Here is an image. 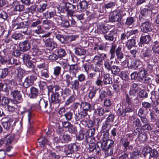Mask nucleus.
Segmentation results:
<instances>
[{"label": "nucleus", "mask_w": 159, "mask_h": 159, "mask_svg": "<svg viewBox=\"0 0 159 159\" xmlns=\"http://www.w3.org/2000/svg\"><path fill=\"white\" fill-rule=\"evenodd\" d=\"M89 118V116L88 115L87 112L82 110L80 111H78L75 115V118L76 121H84L86 118Z\"/></svg>", "instance_id": "nucleus-13"}, {"label": "nucleus", "mask_w": 159, "mask_h": 159, "mask_svg": "<svg viewBox=\"0 0 159 159\" xmlns=\"http://www.w3.org/2000/svg\"><path fill=\"white\" fill-rule=\"evenodd\" d=\"M57 53L59 57L61 58L65 56L66 54L65 49L61 48L58 49Z\"/></svg>", "instance_id": "nucleus-54"}, {"label": "nucleus", "mask_w": 159, "mask_h": 159, "mask_svg": "<svg viewBox=\"0 0 159 159\" xmlns=\"http://www.w3.org/2000/svg\"><path fill=\"white\" fill-rule=\"evenodd\" d=\"M135 21V18L134 17H128L126 20L125 24L127 26L132 25Z\"/></svg>", "instance_id": "nucleus-48"}, {"label": "nucleus", "mask_w": 159, "mask_h": 159, "mask_svg": "<svg viewBox=\"0 0 159 159\" xmlns=\"http://www.w3.org/2000/svg\"><path fill=\"white\" fill-rule=\"evenodd\" d=\"M111 67L112 68L110 71H111L112 74L117 75L120 71V69L118 66L114 65L112 66Z\"/></svg>", "instance_id": "nucleus-43"}, {"label": "nucleus", "mask_w": 159, "mask_h": 159, "mask_svg": "<svg viewBox=\"0 0 159 159\" xmlns=\"http://www.w3.org/2000/svg\"><path fill=\"white\" fill-rule=\"evenodd\" d=\"M152 14L151 11L148 8H144L141 10L139 15V20L140 22H144V20H148Z\"/></svg>", "instance_id": "nucleus-5"}, {"label": "nucleus", "mask_w": 159, "mask_h": 159, "mask_svg": "<svg viewBox=\"0 0 159 159\" xmlns=\"http://www.w3.org/2000/svg\"><path fill=\"white\" fill-rule=\"evenodd\" d=\"M30 93L29 94L30 98L33 99V102H34L35 100H38L40 98V96L39 95V90L33 86L30 89Z\"/></svg>", "instance_id": "nucleus-11"}, {"label": "nucleus", "mask_w": 159, "mask_h": 159, "mask_svg": "<svg viewBox=\"0 0 159 159\" xmlns=\"http://www.w3.org/2000/svg\"><path fill=\"white\" fill-rule=\"evenodd\" d=\"M157 61V59L152 57L147 60V64L155 66Z\"/></svg>", "instance_id": "nucleus-60"}, {"label": "nucleus", "mask_w": 159, "mask_h": 159, "mask_svg": "<svg viewBox=\"0 0 159 159\" xmlns=\"http://www.w3.org/2000/svg\"><path fill=\"white\" fill-rule=\"evenodd\" d=\"M15 122L13 119L12 117L8 118L7 120L2 122V125L4 128L7 131H12Z\"/></svg>", "instance_id": "nucleus-6"}, {"label": "nucleus", "mask_w": 159, "mask_h": 159, "mask_svg": "<svg viewBox=\"0 0 159 159\" xmlns=\"http://www.w3.org/2000/svg\"><path fill=\"white\" fill-rule=\"evenodd\" d=\"M11 94L12 95L13 98L16 100L19 101V102H20L22 100L20 92L18 90H14L11 92Z\"/></svg>", "instance_id": "nucleus-25"}, {"label": "nucleus", "mask_w": 159, "mask_h": 159, "mask_svg": "<svg viewBox=\"0 0 159 159\" xmlns=\"http://www.w3.org/2000/svg\"><path fill=\"white\" fill-rule=\"evenodd\" d=\"M25 74V71L24 70L21 68H19L18 69L17 73L16 76V79L19 82H22V79Z\"/></svg>", "instance_id": "nucleus-19"}, {"label": "nucleus", "mask_w": 159, "mask_h": 159, "mask_svg": "<svg viewBox=\"0 0 159 159\" xmlns=\"http://www.w3.org/2000/svg\"><path fill=\"white\" fill-rule=\"evenodd\" d=\"M43 25L47 28L49 29L54 25V23L51 20L46 19L43 21Z\"/></svg>", "instance_id": "nucleus-41"}, {"label": "nucleus", "mask_w": 159, "mask_h": 159, "mask_svg": "<svg viewBox=\"0 0 159 159\" xmlns=\"http://www.w3.org/2000/svg\"><path fill=\"white\" fill-rule=\"evenodd\" d=\"M140 61L139 60L134 59L133 60L129 66V68L131 69L138 70L141 66L140 64Z\"/></svg>", "instance_id": "nucleus-21"}, {"label": "nucleus", "mask_w": 159, "mask_h": 159, "mask_svg": "<svg viewBox=\"0 0 159 159\" xmlns=\"http://www.w3.org/2000/svg\"><path fill=\"white\" fill-rule=\"evenodd\" d=\"M56 13L54 11L50 12L48 11L43 13V16L46 19H50L52 17H53L55 15Z\"/></svg>", "instance_id": "nucleus-49"}, {"label": "nucleus", "mask_w": 159, "mask_h": 159, "mask_svg": "<svg viewBox=\"0 0 159 159\" xmlns=\"http://www.w3.org/2000/svg\"><path fill=\"white\" fill-rule=\"evenodd\" d=\"M70 85L71 86V88L74 90L78 91L80 88V82L77 80L73 81Z\"/></svg>", "instance_id": "nucleus-42"}, {"label": "nucleus", "mask_w": 159, "mask_h": 159, "mask_svg": "<svg viewBox=\"0 0 159 159\" xmlns=\"http://www.w3.org/2000/svg\"><path fill=\"white\" fill-rule=\"evenodd\" d=\"M75 7L76 6L75 5H73L69 2L62 1L60 4L58 9L61 12H64L66 10H73Z\"/></svg>", "instance_id": "nucleus-7"}, {"label": "nucleus", "mask_w": 159, "mask_h": 159, "mask_svg": "<svg viewBox=\"0 0 159 159\" xmlns=\"http://www.w3.org/2000/svg\"><path fill=\"white\" fill-rule=\"evenodd\" d=\"M19 46L20 49L22 52L29 51L31 48V44L30 41L26 40L20 43Z\"/></svg>", "instance_id": "nucleus-12"}, {"label": "nucleus", "mask_w": 159, "mask_h": 159, "mask_svg": "<svg viewBox=\"0 0 159 159\" xmlns=\"http://www.w3.org/2000/svg\"><path fill=\"white\" fill-rule=\"evenodd\" d=\"M92 71L89 74H88V77L90 79H93L96 77H99L100 75L96 68H93L91 69Z\"/></svg>", "instance_id": "nucleus-28"}, {"label": "nucleus", "mask_w": 159, "mask_h": 159, "mask_svg": "<svg viewBox=\"0 0 159 159\" xmlns=\"http://www.w3.org/2000/svg\"><path fill=\"white\" fill-rule=\"evenodd\" d=\"M18 102L14 100H11L9 104L7 106V109L9 111L13 112L16 109V106Z\"/></svg>", "instance_id": "nucleus-24"}, {"label": "nucleus", "mask_w": 159, "mask_h": 159, "mask_svg": "<svg viewBox=\"0 0 159 159\" xmlns=\"http://www.w3.org/2000/svg\"><path fill=\"white\" fill-rule=\"evenodd\" d=\"M128 97L132 99H136L137 98V93L136 91L130 90L129 92Z\"/></svg>", "instance_id": "nucleus-57"}, {"label": "nucleus", "mask_w": 159, "mask_h": 159, "mask_svg": "<svg viewBox=\"0 0 159 159\" xmlns=\"http://www.w3.org/2000/svg\"><path fill=\"white\" fill-rule=\"evenodd\" d=\"M37 79V76L36 73L32 74L25 78L24 82L23 83V85L25 88H27L33 85Z\"/></svg>", "instance_id": "nucleus-4"}, {"label": "nucleus", "mask_w": 159, "mask_h": 159, "mask_svg": "<svg viewBox=\"0 0 159 159\" xmlns=\"http://www.w3.org/2000/svg\"><path fill=\"white\" fill-rule=\"evenodd\" d=\"M10 102L7 98L2 96V94H0V105L1 106H7Z\"/></svg>", "instance_id": "nucleus-29"}, {"label": "nucleus", "mask_w": 159, "mask_h": 159, "mask_svg": "<svg viewBox=\"0 0 159 159\" xmlns=\"http://www.w3.org/2000/svg\"><path fill=\"white\" fill-rule=\"evenodd\" d=\"M152 53V49L146 47L143 48L141 51L142 57L143 59L150 58L151 57Z\"/></svg>", "instance_id": "nucleus-15"}, {"label": "nucleus", "mask_w": 159, "mask_h": 159, "mask_svg": "<svg viewBox=\"0 0 159 159\" xmlns=\"http://www.w3.org/2000/svg\"><path fill=\"white\" fill-rule=\"evenodd\" d=\"M151 38L150 35H142L140 39V43L142 44H148L150 42Z\"/></svg>", "instance_id": "nucleus-22"}, {"label": "nucleus", "mask_w": 159, "mask_h": 159, "mask_svg": "<svg viewBox=\"0 0 159 159\" xmlns=\"http://www.w3.org/2000/svg\"><path fill=\"white\" fill-rule=\"evenodd\" d=\"M130 76L131 80L139 81V75L138 72L136 71L134 72L131 74Z\"/></svg>", "instance_id": "nucleus-64"}, {"label": "nucleus", "mask_w": 159, "mask_h": 159, "mask_svg": "<svg viewBox=\"0 0 159 159\" xmlns=\"http://www.w3.org/2000/svg\"><path fill=\"white\" fill-rule=\"evenodd\" d=\"M103 82L104 85L111 84L112 83V78L109 76H107V74L103 75Z\"/></svg>", "instance_id": "nucleus-36"}, {"label": "nucleus", "mask_w": 159, "mask_h": 159, "mask_svg": "<svg viewBox=\"0 0 159 159\" xmlns=\"http://www.w3.org/2000/svg\"><path fill=\"white\" fill-rule=\"evenodd\" d=\"M77 73H75L74 74V75H73L72 74H66V81L67 84V85L68 86H69L70 85L72 82L73 79L74 78H75L76 77V74Z\"/></svg>", "instance_id": "nucleus-26"}, {"label": "nucleus", "mask_w": 159, "mask_h": 159, "mask_svg": "<svg viewBox=\"0 0 159 159\" xmlns=\"http://www.w3.org/2000/svg\"><path fill=\"white\" fill-rule=\"evenodd\" d=\"M103 150L108 156H111L113 154V150L115 145L114 142L110 139L103 141Z\"/></svg>", "instance_id": "nucleus-2"}, {"label": "nucleus", "mask_w": 159, "mask_h": 159, "mask_svg": "<svg viewBox=\"0 0 159 159\" xmlns=\"http://www.w3.org/2000/svg\"><path fill=\"white\" fill-rule=\"evenodd\" d=\"M115 53L118 60L120 61L124 57V54L121 46H119L116 49Z\"/></svg>", "instance_id": "nucleus-18"}, {"label": "nucleus", "mask_w": 159, "mask_h": 159, "mask_svg": "<svg viewBox=\"0 0 159 159\" xmlns=\"http://www.w3.org/2000/svg\"><path fill=\"white\" fill-rule=\"evenodd\" d=\"M75 54L78 56H84L86 53V50L82 48L76 47L74 49Z\"/></svg>", "instance_id": "nucleus-30"}, {"label": "nucleus", "mask_w": 159, "mask_h": 159, "mask_svg": "<svg viewBox=\"0 0 159 159\" xmlns=\"http://www.w3.org/2000/svg\"><path fill=\"white\" fill-rule=\"evenodd\" d=\"M111 127V125L109 122L106 121L102 126V129L105 132H108Z\"/></svg>", "instance_id": "nucleus-52"}, {"label": "nucleus", "mask_w": 159, "mask_h": 159, "mask_svg": "<svg viewBox=\"0 0 159 159\" xmlns=\"http://www.w3.org/2000/svg\"><path fill=\"white\" fill-rule=\"evenodd\" d=\"M61 143H68V142L71 141V138L68 134H63L61 135Z\"/></svg>", "instance_id": "nucleus-39"}, {"label": "nucleus", "mask_w": 159, "mask_h": 159, "mask_svg": "<svg viewBox=\"0 0 159 159\" xmlns=\"http://www.w3.org/2000/svg\"><path fill=\"white\" fill-rule=\"evenodd\" d=\"M140 152L138 151H134L130 154V159H138L140 156Z\"/></svg>", "instance_id": "nucleus-51"}, {"label": "nucleus", "mask_w": 159, "mask_h": 159, "mask_svg": "<svg viewBox=\"0 0 159 159\" xmlns=\"http://www.w3.org/2000/svg\"><path fill=\"white\" fill-rule=\"evenodd\" d=\"M136 44L135 40L134 39L129 40L126 44V45L129 49H130Z\"/></svg>", "instance_id": "nucleus-45"}, {"label": "nucleus", "mask_w": 159, "mask_h": 159, "mask_svg": "<svg viewBox=\"0 0 159 159\" xmlns=\"http://www.w3.org/2000/svg\"><path fill=\"white\" fill-rule=\"evenodd\" d=\"M139 96L140 98H144L148 96L147 92L144 89H141L139 93Z\"/></svg>", "instance_id": "nucleus-55"}, {"label": "nucleus", "mask_w": 159, "mask_h": 159, "mask_svg": "<svg viewBox=\"0 0 159 159\" xmlns=\"http://www.w3.org/2000/svg\"><path fill=\"white\" fill-rule=\"evenodd\" d=\"M65 149L64 150V152L66 155H69L70 154H74L73 151L72 150L69 144L65 146Z\"/></svg>", "instance_id": "nucleus-58"}, {"label": "nucleus", "mask_w": 159, "mask_h": 159, "mask_svg": "<svg viewBox=\"0 0 159 159\" xmlns=\"http://www.w3.org/2000/svg\"><path fill=\"white\" fill-rule=\"evenodd\" d=\"M120 11H114L110 15L109 20L111 22H114L120 21L121 19Z\"/></svg>", "instance_id": "nucleus-9"}, {"label": "nucleus", "mask_w": 159, "mask_h": 159, "mask_svg": "<svg viewBox=\"0 0 159 159\" xmlns=\"http://www.w3.org/2000/svg\"><path fill=\"white\" fill-rule=\"evenodd\" d=\"M40 146L41 147H44L45 145L48 144L49 142L48 140L45 137H41L38 139Z\"/></svg>", "instance_id": "nucleus-35"}, {"label": "nucleus", "mask_w": 159, "mask_h": 159, "mask_svg": "<svg viewBox=\"0 0 159 159\" xmlns=\"http://www.w3.org/2000/svg\"><path fill=\"white\" fill-rule=\"evenodd\" d=\"M142 23L141 29L144 33H147L152 30V28L150 22L147 20H144Z\"/></svg>", "instance_id": "nucleus-14"}, {"label": "nucleus", "mask_w": 159, "mask_h": 159, "mask_svg": "<svg viewBox=\"0 0 159 159\" xmlns=\"http://www.w3.org/2000/svg\"><path fill=\"white\" fill-rule=\"evenodd\" d=\"M87 139L86 135L82 131H80L79 134L77 136V139L79 140H81L84 139Z\"/></svg>", "instance_id": "nucleus-59"}, {"label": "nucleus", "mask_w": 159, "mask_h": 159, "mask_svg": "<svg viewBox=\"0 0 159 159\" xmlns=\"http://www.w3.org/2000/svg\"><path fill=\"white\" fill-rule=\"evenodd\" d=\"M24 115L27 116L28 120L30 125L33 123L32 115L29 110L24 111L23 112Z\"/></svg>", "instance_id": "nucleus-37"}, {"label": "nucleus", "mask_w": 159, "mask_h": 159, "mask_svg": "<svg viewBox=\"0 0 159 159\" xmlns=\"http://www.w3.org/2000/svg\"><path fill=\"white\" fill-rule=\"evenodd\" d=\"M80 107L82 108L83 110L86 111H89L91 105L90 104L86 102H82L80 104Z\"/></svg>", "instance_id": "nucleus-34"}, {"label": "nucleus", "mask_w": 159, "mask_h": 159, "mask_svg": "<svg viewBox=\"0 0 159 159\" xmlns=\"http://www.w3.org/2000/svg\"><path fill=\"white\" fill-rule=\"evenodd\" d=\"M32 49L33 55H38L40 54V52L37 45L33 46Z\"/></svg>", "instance_id": "nucleus-53"}, {"label": "nucleus", "mask_w": 159, "mask_h": 159, "mask_svg": "<svg viewBox=\"0 0 159 159\" xmlns=\"http://www.w3.org/2000/svg\"><path fill=\"white\" fill-rule=\"evenodd\" d=\"M139 141L142 142H144L148 139L146 133L143 131H142L139 136L138 137Z\"/></svg>", "instance_id": "nucleus-50"}, {"label": "nucleus", "mask_w": 159, "mask_h": 159, "mask_svg": "<svg viewBox=\"0 0 159 159\" xmlns=\"http://www.w3.org/2000/svg\"><path fill=\"white\" fill-rule=\"evenodd\" d=\"M95 129L94 128H92L89 129L86 132V135L89 137H91L93 136L95 132Z\"/></svg>", "instance_id": "nucleus-62"}, {"label": "nucleus", "mask_w": 159, "mask_h": 159, "mask_svg": "<svg viewBox=\"0 0 159 159\" xmlns=\"http://www.w3.org/2000/svg\"><path fill=\"white\" fill-rule=\"evenodd\" d=\"M115 34L114 31H111L108 34L105 35L104 37L106 40L112 41L114 39V35Z\"/></svg>", "instance_id": "nucleus-32"}, {"label": "nucleus", "mask_w": 159, "mask_h": 159, "mask_svg": "<svg viewBox=\"0 0 159 159\" xmlns=\"http://www.w3.org/2000/svg\"><path fill=\"white\" fill-rule=\"evenodd\" d=\"M44 42L46 46L50 50H53L57 47V44L53 41L52 39H47L45 40Z\"/></svg>", "instance_id": "nucleus-16"}, {"label": "nucleus", "mask_w": 159, "mask_h": 159, "mask_svg": "<svg viewBox=\"0 0 159 159\" xmlns=\"http://www.w3.org/2000/svg\"><path fill=\"white\" fill-rule=\"evenodd\" d=\"M149 159H159V151L156 149L151 150Z\"/></svg>", "instance_id": "nucleus-27"}, {"label": "nucleus", "mask_w": 159, "mask_h": 159, "mask_svg": "<svg viewBox=\"0 0 159 159\" xmlns=\"http://www.w3.org/2000/svg\"><path fill=\"white\" fill-rule=\"evenodd\" d=\"M21 52L20 49H15L12 52L11 54L14 57H19L22 54Z\"/></svg>", "instance_id": "nucleus-61"}, {"label": "nucleus", "mask_w": 159, "mask_h": 159, "mask_svg": "<svg viewBox=\"0 0 159 159\" xmlns=\"http://www.w3.org/2000/svg\"><path fill=\"white\" fill-rule=\"evenodd\" d=\"M88 3L86 1H82L79 3V5H77L78 8H79L80 10L83 11L86 10L88 7Z\"/></svg>", "instance_id": "nucleus-31"}, {"label": "nucleus", "mask_w": 159, "mask_h": 159, "mask_svg": "<svg viewBox=\"0 0 159 159\" xmlns=\"http://www.w3.org/2000/svg\"><path fill=\"white\" fill-rule=\"evenodd\" d=\"M104 46L102 45H97L96 47L94 48L93 49L97 52L98 53L99 55L102 56L103 55H104V57H106V54H104V52L106 50Z\"/></svg>", "instance_id": "nucleus-17"}, {"label": "nucleus", "mask_w": 159, "mask_h": 159, "mask_svg": "<svg viewBox=\"0 0 159 159\" xmlns=\"http://www.w3.org/2000/svg\"><path fill=\"white\" fill-rule=\"evenodd\" d=\"M113 63V61L109 62V59H107L104 61V66L105 68L108 71H110L112 67L111 65Z\"/></svg>", "instance_id": "nucleus-44"}, {"label": "nucleus", "mask_w": 159, "mask_h": 159, "mask_svg": "<svg viewBox=\"0 0 159 159\" xmlns=\"http://www.w3.org/2000/svg\"><path fill=\"white\" fill-rule=\"evenodd\" d=\"M103 59V57L98 56H95L93 58V60L95 61H97V64L99 65H102V61Z\"/></svg>", "instance_id": "nucleus-56"}, {"label": "nucleus", "mask_w": 159, "mask_h": 159, "mask_svg": "<svg viewBox=\"0 0 159 159\" xmlns=\"http://www.w3.org/2000/svg\"><path fill=\"white\" fill-rule=\"evenodd\" d=\"M40 76L43 79L47 80L49 77V73L48 68L43 69L39 72Z\"/></svg>", "instance_id": "nucleus-23"}, {"label": "nucleus", "mask_w": 159, "mask_h": 159, "mask_svg": "<svg viewBox=\"0 0 159 159\" xmlns=\"http://www.w3.org/2000/svg\"><path fill=\"white\" fill-rule=\"evenodd\" d=\"M120 147L123 152H128L133 149V146L130 145V142L128 138H122L120 142Z\"/></svg>", "instance_id": "nucleus-3"}, {"label": "nucleus", "mask_w": 159, "mask_h": 159, "mask_svg": "<svg viewBox=\"0 0 159 159\" xmlns=\"http://www.w3.org/2000/svg\"><path fill=\"white\" fill-rule=\"evenodd\" d=\"M48 102L45 100L44 99L40 97V99L35 100L34 103L37 105H38L40 109L43 111H47V107L48 104Z\"/></svg>", "instance_id": "nucleus-10"}, {"label": "nucleus", "mask_w": 159, "mask_h": 159, "mask_svg": "<svg viewBox=\"0 0 159 159\" xmlns=\"http://www.w3.org/2000/svg\"><path fill=\"white\" fill-rule=\"evenodd\" d=\"M138 70H139L138 73L139 75V81L143 80L144 77L148 73L147 71L142 66L139 67Z\"/></svg>", "instance_id": "nucleus-20"}, {"label": "nucleus", "mask_w": 159, "mask_h": 159, "mask_svg": "<svg viewBox=\"0 0 159 159\" xmlns=\"http://www.w3.org/2000/svg\"><path fill=\"white\" fill-rule=\"evenodd\" d=\"M1 70V72L0 73V79L5 78L7 75L9 73L8 69L7 68L2 69Z\"/></svg>", "instance_id": "nucleus-46"}, {"label": "nucleus", "mask_w": 159, "mask_h": 159, "mask_svg": "<svg viewBox=\"0 0 159 159\" xmlns=\"http://www.w3.org/2000/svg\"><path fill=\"white\" fill-rule=\"evenodd\" d=\"M97 90L95 88L89 90L88 96L90 99H92L95 96Z\"/></svg>", "instance_id": "nucleus-47"}, {"label": "nucleus", "mask_w": 159, "mask_h": 159, "mask_svg": "<svg viewBox=\"0 0 159 159\" xmlns=\"http://www.w3.org/2000/svg\"><path fill=\"white\" fill-rule=\"evenodd\" d=\"M103 143L100 142H98L97 144H95L96 148V154H99L100 152L101 149H102L103 150Z\"/></svg>", "instance_id": "nucleus-40"}, {"label": "nucleus", "mask_w": 159, "mask_h": 159, "mask_svg": "<svg viewBox=\"0 0 159 159\" xmlns=\"http://www.w3.org/2000/svg\"><path fill=\"white\" fill-rule=\"evenodd\" d=\"M63 68L65 71H69L70 74L74 75L75 73H77L78 67L76 64L69 65L65 64L64 65Z\"/></svg>", "instance_id": "nucleus-8"}, {"label": "nucleus", "mask_w": 159, "mask_h": 159, "mask_svg": "<svg viewBox=\"0 0 159 159\" xmlns=\"http://www.w3.org/2000/svg\"><path fill=\"white\" fill-rule=\"evenodd\" d=\"M48 91L52 93L51 95L50 106L53 108L56 109L60 105V103L64 100L63 97V89L58 84L50 85L48 87Z\"/></svg>", "instance_id": "nucleus-1"}, {"label": "nucleus", "mask_w": 159, "mask_h": 159, "mask_svg": "<svg viewBox=\"0 0 159 159\" xmlns=\"http://www.w3.org/2000/svg\"><path fill=\"white\" fill-rule=\"evenodd\" d=\"M58 58L59 56L53 53H51L48 57L49 60L52 61H56Z\"/></svg>", "instance_id": "nucleus-63"}, {"label": "nucleus", "mask_w": 159, "mask_h": 159, "mask_svg": "<svg viewBox=\"0 0 159 159\" xmlns=\"http://www.w3.org/2000/svg\"><path fill=\"white\" fill-rule=\"evenodd\" d=\"M117 115L119 117H123L125 116V108L123 106H120L116 112Z\"/></svg>", "instance_id": "nucleus-38"}, {"label": "nucleus", "mask_w": 159, "mask_h": 159, "mask_svg": "<svg viewBox=\"0 0 159 159\" xmlns=\"http://www.w3.org/2000/svg\"><path fill=\"white\" fill-rule=\"evenodd\" d=\"M55 37L61 43H65L67 42V37L66 36L58 34L56 35Z\"/></svg>", "instance_id": "nucleus-33"}]
</instances>
